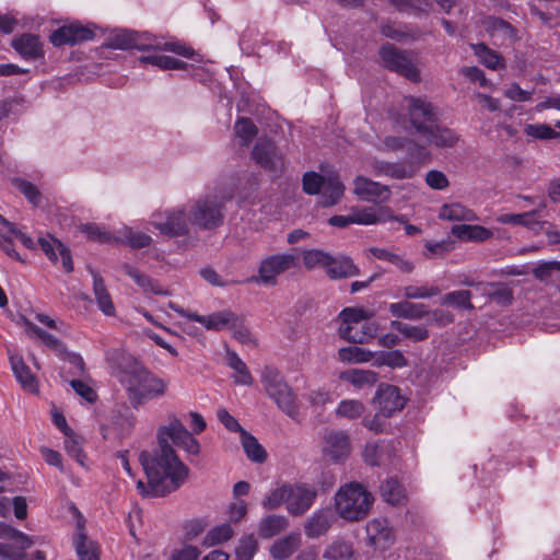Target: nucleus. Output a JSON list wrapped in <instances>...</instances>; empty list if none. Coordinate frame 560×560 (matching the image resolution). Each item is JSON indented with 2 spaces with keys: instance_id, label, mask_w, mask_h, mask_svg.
I'll use <instances>...</instances> for the list:
<instances>
[{
  "instance_id": "nucleus-54",
  "label": "nucleus",
  "mask_w": 560,
  "mask_h": 560,
  "mask_svg": "<svg viewBox=\"0 0 560 560\" xmlns=\"http://www.w3.org/2000/svg\"><path fill=\"white\" fill-rule=\"evenodd\" d=\"M303 264L307 269L323 267L326 271L331 262V255L319 249H307L302 254Z\"/></svg>"
},
{
  "instance_id": "nucleus-12",
  "label": "nucleus",
  "mask_w": 560,
  "mask_h": 560,
  "mask_svg": "<svg viewBox=\"0 0 560 560\" xmlns=\"http://www.w3.org/2000/svg\"><path fill=\"white\" fill-rule=\"evenodd\" d=\"M252 156L258 165L269 172L280 173L285 166L283 154L269 139L260 138L253 148Z\"/></svg>"
},
{
  "instance_id": "nucleus-50",
  "label": "nucleus",
  "mask_w": 560,
  "mask_h": 560,
  "mask_svg": "<svg viewBox=\"0 0 560 560\" xmlns=\"http://www.w3.org/2000/svg\"><path fill=\"white\" fill-rule=\"evenodd\" d=\"M121 270L129 276L144 292L161 293L156 283L147 275L129 264H124Z\"/></svg>"
},
{
  "instance_id": "nucleus-13",
  "label": "nucleus",
  "mask_w": 560,
  "mask_h": 560,
  "mask_svg": "<svg viewBox=\"0 0 560 560\" xmlns=\"http://www.w3.org/2000/svg\"><path fill=\"white\" fill-rule=\"evenodd\" d=\"M317 490L307 485H289L287 510L293 516L306 513L314 504Z\"/></svg>"
},
{
  "instance_id": "nucleus-46",
  "label": "nucleus",
  "mask_w": 560,
  "mask_h": 560,
  "mask_svg": "<svg viewBox=\"0 0 560 560\" xmlns=\"http://www.w3.org/2000/svg\"><path fill=\"white\" fill-rule=\"evenodd\" d=\"M475 55L479 58L480 62L492 70L503 69L505 67L503 58L494 50L487 47L485 44H477L474 46Z\"/></svg>"
},
{
  "instance_id": "nucleus-23",
  "label": "nucleus",
  "mask_w": 560,
  "mask_h": 560,
  "mask_svg": "<svg viewBox=\"0 0 560 560\" xmlns=\"http://www.w3.org/2000/svg\"><path fill=\"white\" fill-rule=\"evenodd\" d=\"M334 521L335 515L329 508L317 510L304 525L305 535L312 539L324 536L332 526Z\"/></svg>"
},
{
  "instance_id": "nucleus-45",
  "label": "nucleus",
  "mask_w": 560,
  "mask_h": 560,
  "mask_svg": "<svg viewBox=\"0 0 560 560\" xmlns=\"http://www.w3.org/2000/svg\"><path fill=\"white\" fill-rule=\"evenodd\" d=\"M288 520L282 515H268L261 520L259 534L264 538H271L288 527Z\"/></svg>"
},
{
  "instance_id": "nucleus-4",
  "label": "nucleus",
  "mask_w": 560,
  "mask_h": 560,
  "mask_svg": "<svg viewBox=\"0 0 560 560\" xmlns=\"http://www.w3.org/2000/svg\"><path fill=\"white\" fill-rule=\"evenodd\" d=\"M373 503V494L362 483L355 481L341 486L334 497L335 511L346 522L365 518Z\"/></svg>"
},
{
  "instance_id": "nucleus-52",
  "label": "nucleus",
  "mask_w": 560,
  "mask_h": 560,
  "mask_svg": "<svg viewBox=\"0 0 560 560\" xmlns=\"http://www.w3.org/2000/svg\"><path fill=\"white\" fill-rule=\"evenodd\" d=\"M441 304L462 307L468 311L475 308L471 303V292L468 290H458L444 294L441 299Z\"/></svg>"
},
{
  "instance_id": "nucleus-34",
  "label": "nucleus",
  "mask_w": 560,
  "mask_h": 560,
  "mask_svg": "<svg viewBox=\"0 0 560 560\" xmlns=\"http://www.w3.org/2000/svg\"><path fill=\"white\" fill-rule=\"evenodd\" d=\"M327 275L331 279L350 278L358 276L360 270L348 256H331V262L327 268Z\"/></svg>"
},
{
  "instance_id": "nucleus-1",
  "label": "nucleus",
  "mask_w": 560,
  "mask_h": 560,
  "mask_svg": "<svg viewBox=\"0 0 560 560\" xmlns=\"http://www.w3.org/2000/svg\"><path fill=\"white\" fill-rule=\"evenodd\" d=\"M168 440L189 455H199L200 443L182 421L171 417L167 424L158 430L159 448L154 454L142 451L139 460L145 471L148 483L138 480L137 489L143 497H164L177 490L188 476V467L178 458Z\"/></svg>"
},
{
  "instance_id": "nucleus-6",
  "label": "nucleus",
  "mask_w": 560,
  "mask_h": 560,
  "mask_svg": "<svg viewBox=\"0 0 560 560\" xmlns=\"http://www.w3.org/2000/svg\"><path fill=\"white\" fill-rule=\"evenodd\" d=\"M261 383L266 394L278 408L291 419L298 420L300 411L298 397L281 373L275 368L266 366L261 372Z\"/></svg>"
},
{
  "instance_id": "nucleus-55",
  "label": "nucleus",
  "mask_w": 560,
  "mask_h": 560,
  "mask_svg": "<svg viewBox=\"0 0 560 560\" xmlns=\"http://www.w3.org/2000/svg\"><path fill=\"white\" fill-rule=\"evenodd\" d=\"M232 536V527L229 524H221L208 532L202 540V546L212 547L229 540Z\"/></svg>"
},
{
  "instance_id": "nucleus-24",
  "label": "nucleus",
  "mask_w": 560,
  "mask_h": 560,
  "mask_svg": "<svg viewBox=\"0 0 560 560\" xmlns=\"http://www.w3.org/2000/svg\"><path fill=\"white\" fill-rule=\"evenodd\" d=\"M39 245L43 252L51 261H57L58 255L61 258V265L66 272L73 271V261L71 257V253L68 247H66L60 241L54 237L49 238H39Z\"/></svg>"
},
{
  "instance_id": "nucleus-17",
  "label": "nucleus",
  "mask_w": 560,
  "mask_h": 560,
  "mask_svg": "<svg viewBox=\"0 0 560 560\" xmlns=\"http://www.w3.org/2000/svg\"><path fill=\"white\" fill-rule=\"evenodd\" d=\"M353 192L361 200L368 202H386L392 195L388 186L364 176H357L353 180Z\"/></svg>"
},
{
  "instance_id": "nucleus-40",
  "label": "nucleus",
  "mask_w": 560,
  "mask_h": 560,
  "mask_svg": "<svg viewBox=\"0 0 560 560\" xmlns=\"http://www.w3.org/2000/svg\"><path fill=\"white\" fill-rule=\"evenodd\" d=\"M93 290L100 310L107 316L114 315L115 307L110 295L104 284L103 279L97 273L93 275Z\"/></svg>"
},
{
  "instance_id": "nucleus-61",
  "label": "nucleus",
  "mask_w": 560,
  "mask_h": 560,
  "mask_svg": "<svg viewBox=\"0 0 560 560\" xmlns=\"http://www.w3.org/2000/svg\"><path fill=\"white\" fill-rule=\"evenodd\" d=\"M405 150L407 151L409 163L412 165L413 163L424 162L430 158V152L427 148L411 138H408Z\"/></svg>"
},
{
  "instance_id": "nucleus-47",
  "label": "nucleus",
  "mask_w": 560,
  "mask_h": 560,
  "mask_svg": "<svg viewBox=\"0 0 560 560\" xmlns=\"http://www.w3.org/2000/svg\"><path fill=\"white\" fill-rule=\"evenodd\" d=\"M373 365L400 369L408 365V361L400 350L381 351L374 354Z\"/></svg>"
},
{
  "instance_id": "nucleus-11",
  "label": "nucleus",
  "mask_w": 560,
  "mask_h": 560,
  "mask_svg": "<svg viewBox=\"0 0 560 560\" xmlns=\"http://www.w3.org/2000/svg\"><path fill=\"white\" fill-rule=\"evenodd\" d=\"M380 56L384 66L410 81L418 82L420 80L419 70L413 65L406 51H401L390 44L381 47Z\"/></svg>"
},
{
  "instance_id": "nucleus-22",
  "label": "nucleus",
  "mask_w": 560,
  "mask_h": 560,
  "mask_svg": "<svg viewBox=\"0 0 560 560\" xmlns=\"http://www.w3.org/2000/svg\"><path fill=\"white\" fill-rule=\"evenodd\" d=\"M192 320L200 323L206 327L208 330H224V329H231L235 328L238 323V316L230 311L224 310L221 312H217L210 315H191Z\"/></svg>"
},
{
  "instance_id": "nucleus-21",
  "label": "nucleus",
  "mask_w": 560,
  "mask_h": 560,
  "mask_svg": "<svg viewBox=\"0 0 560 560\" xmlns=\"http://www.w3.org/2000/svg\"><path fill=\"white\" fill-rule=\"evenodd\" d=\"M5 536L12 541L0 544V557L3 559L23 560L19 551L31 547V539L23 533L12 528H4Z\"/></svg>"
},
{
  "instance_id": "nucleus-37",
  "label": "nucleus",
  "mask_w": 560,
  "mask_h": 560,
  "mask_svg": "<svg viewBox=\"0 0 560 560\" xmlns=\"http://www.w3.org/2000/svg\"><path fill=\"white\" fill-rule=\"evenodd\" d=\"M381 32L384 36L396 42H407L408 39H418L421 35L417 28H411L407 25L387 23L382 25Z\"/></svg>"
},
{
  "instance_id": "nucleus-20",
  "label": "nucleus",
  "mask_w": 560,
  "mask_h": 560,
  "mask_svg": "<svg viewBox=\"0 0 560 560\" xmlns=\"http://www.w3.org/2000/svg\"><path fill=\"white\" fill-rule=\"evenodd\" d=\"M73 511L77 515V534L73 537V545L79 559L98 560L96 547L91 540L88 539L86 534L84 533V517L81 515V513L78 511L75 506H73Z\"/></svg>"
},
{
  "instance_id": "nucleus-38",
  "label": "nucleus",
  "mask_w": 560,
  "mask_h": 560,
  "mask_svg": "<svg viewBox=\"0 0 560 560\" xmlns=\"http://www.w3.org/2000/svg\"><path fill=\"white\" fill-rule=\"evenodd\" d=\"M136 424V417L132 412L126 407L124 410H116L112 417V425L116 431L117 436L125 438L128 436L133 430Z\"/></svg>"
},
{
  "instance_id": "nucleus-33",
  "label": "nucleus",
  "mask_w": 560,
  "mask_h": 560,
  "mask_svg": "<svg viewBox=\"0 0 560 560\" xmlns=\"http://www.w3.org/2000/svg\"><path fill=\"white\" fill-rule=\"evenodd\" d=\"M340 380L361 389L374 386L378 380V374L372 370L350 369L341 372Z\"/></svg>"
},
{
  "instance_id": "nucleus-57",
  "label": "nucleus",
  "mask_w": 560,
  "mask_h": 560,
  "mask_svg": "<svg viewBox=\"0 0 560 560\" xmlns=\"http://www.w3.org/2000/svg\"><path fill=\"white\" fill-rule=\"evenodd\" d=\"M79 229L90 241L93 242L113 243L116 241V237H114L108 231L95 223L81 224Z\"/></svg>"
},
{
  "instance_id": "nucleus-36",
  "label": "nucleus",
  "mask_w": 560,
  "mask_h": 560,
  "mask_svg": "<svg viewBox=\"0 0 560 560\" xmlns=\"http://www.w3.org/2000/svg\"><path fill=\"white\" fill-rule=\"evenodd\" d=\"M354 553L353 544L338 537L325 548L323 558L325 560H352Z\"/></svg>"
},
{
  "instance_id": "nucleus-18",
  "label": "nucleus",
  "mask_w": 560,
  "mask_h": 560,
  "mask_svg": "<svg viewBox=\"0 0 560 560\" xmlns=\"http://www.w3.org/2000/svg\"><path fill=\"white\" fill-rule=\"evenodd\" d=\"M354 224L361 225H373L389 220H396L404 223L405 217H396L393 214L388 207L374 208V207H362L353 208L351 210Z\"/></svg>"
},
{
  "instance_id": "nucleus-14",
  "label": "nucleus",
  "mask_w": 560,
  "mask_h": 560,
  "mask_svg": "<svg viewBox=\"0 0 560 560\" xmlns=\"http://www.w3.org/2000/svg\"><path fill=\"white\" fill-rule=\"evenodd\" d=\"M365 530L368 545L375 549L386 550L395 542L394 529L386 518L369 521Z\"/></svg>"
},
{
  "instance_id": "nucleus-35",
  "label": "nucleus",
  "mask_w": 560,
  "mask_h": 560,
  "mask_svg": "<svg viewBox=\"0 0 560 560\" xmlns=\"http://www.w3.org/2000/svg\"><path fill=\"white\" fill-rule=\"evenodd\" d=\"M389 312L393 316L406 319H420L428 314V310L422 303L400 301L389 305Z\"/></svg>"
},
{
  "instance_id": "nucleus-59",
  "label": "nucleus",
  "mask_w": 560,
  "mask_h": 560,
  "mask_svg": "<svg viewBox=\"0 0 560 560\" xmlns=\"http://www.w3.org/2000/svg\"><path fill=\"white\" fill-rule=\"evenodd\" d=\"M234 130L236 136L242 140L243 145H248L258 132L256 125L249 118L245 117H241L236 120Z\"/></svg>"
},
{
  "instance_id": "nucleus-31",
  "label": "nucleus",
  "mask_w": 560,
  "mask_h": 560,
  "mask_svg": "<svg viewBox=\"0 0 560 560\" xmlns=\"http://www.w3.org/2000/svg\"><path fill=\"white\" fill-rule=\"evenodd\" d=\"M439 218L447 221L474 222L476 212L460 202L444 203L439 210Z\"/></svg>"
},
{
  "instance_id": "nucleus-58",
  "label": "nucleus",
  "mask_w": 560,
  "mask_h": 560,
  "mask_svg": "<svg viewBox=\"0 0 560 560\" xmlns=\"http://www.w3.org/2000/svg\"><path fill=\"white\" fill-rule=\"evenodd\" d=\"M121 241L127 243L133 248H143L151 244V236L142 232L133 231L132 229L125 226L120 231Z\"/></svg>"
},
{
  "instance_id": "nucleus-41",
  "label": "nucleus",
  "mask_w": 560,
  "mask_h": 560,
  "mask_svg": "<svg viewBox=\"0 0 560 560\" xmlns=\"http://www.w3.org/2000/svg\"><path fill=\"white\" fill-rule=\"evenodd\" d=\"M241 443L248 459L255 463H264L267 453L257 439L247 431H242Z\"/></svg>"
},
{
  "instance_id": "nucleus-9",
  "label": "nucleus",
  "mask_w": 560,
  "mask_h": 560,
  "mask_svg": "<svg viewBox=\"0 0 560 560\" xmlns=\"http://www.w3.org/2000/svg\"><path fill=\"white\" fill-rule=\"evenodd\" d=\"M298 266V256L292 253L269 255L260 260L258 273L253 280L267 287H273L277 284L279 276Z\"/></svg>"
},
{
  "instance_id": "nucleus-26",
  "label": "nucleus",
  "mask_w": 560,
  "mask_h": 560,
  "mask_svg": "<svg viewBox=\"0 0 560 560\" xmlns=\"http://www.w3.org/2000/svg\"><path fill=\"white\" fill-rule=\"evenodd\" d=\"M350 453L349 436L343 432H331L325 439L324 454L334 462H341Z\"/></svg>"
},
{
  "instance_id": "nucleus-19",
  "label": "nucleus",
  "mask_w": 560,
  "mask_h": 560,
  "mask_svg": "<svg viewBox=\"0 0 560 560\" xmlns=\"http://www.w3.org/2000/svg\"><path fill=\"white\" fill-rule=\"evenodd\" d=\"M428 144L439 149L454 148L460 139V136L452 128L435 122L420 135Z\"/></svg>"
},
{
  "instance_id": "nucleus-10",
  "label": "nucleus",
  "mask_w": 560,
  "mask_h": 560,
  "mask_svg": "<svg viewBox=\"0 0 560 560\" xmlns=\"http://www.w3.org/2000/svg\"><path fill=\"white\" fill-rule=\"evenodd\" d=\"M406 101L409 121L419 136L438 122V110L427 98L409 96Z\"/></svg>"
},
{
  "instance_id": "nucleus-48",
  "label": "nucleus",
  "mask_w": 560,
  "mask_h": 560,
  "mask_svg": "<svg viewBox=\"0 0 560 560\" xmlns=\"http://www.w3.org/2000/svg\"><path fill=\"white\" fill-rule=\"evenodd\" d=\"M226 361L228 365L236 373L234 376L236 383L252 385L253 376L245 362L235 352L228 351Z\"/></svg>"
},
{
  "instance_id": "nucleus-42",
  "label": "nucleus",
  "mask_w": 560,
  "mask_h": 560,
  "mask_svg": "<svg viewBox=\"0 0 560 560\" xmlns=\"http://www.w3.org/2000/svg\"><path fill=\"white\" fill-rule=\"evenodd\" d=\"M487 31L493 37L513 42L516 39V30L506 21L500 18H489L486 21Z\"/></svg>"
},
{
  "instance_id": "nucleus-25",
  "label": "nucleus",
  "mask_w": 560,
  "mask_h": 560,
  "mask_svg": "<svg viewBox=\"0 0 560 560\" xmlns=\"http://www.w3.org/2000/svg\"><path fill=\"white\" fill-rule=\"evenodd\" d=\"M12 47L26 60H35L44 56L43 45L38 35L22 34L12 40Z\"/></svg>"
},
{
  "instance_id": "nucleus-51",
  "label": "nucleus",
  "mask_w": 560,
  "mask_h": 560,
  "mask_svg": "<svg viewBox=\"0 0 560 560\" xmlns=\"http://www.w3.org/2000/svg\"><path fill=\"white\" fill-rule=\"evenodd\" d=\"M338 358L345 363H364L374 359V353L353 346L341 348L338 352Z\"/></svg>"
},
{
  "instance_id": "nucleus-62",
  "label": "nucleus",
  "mask_w": 560,
  "mask_h": 560,
  "mask_svg": "<svg viewBox=\"0 0 560 560\" xmlns=\"http://www.w3.org/2000/svg\"><path fill=\"white\" fill-rule=\"evenodd\" d=\"M387 451V445L384 443H369L363 453L366 464L371 466L382 465L384 463V454Z\"/></svg>"
},
{
  "instance_id": "nucleus-64",
  "label": "nucleus",
  "mask_w": 560,
  "mask_h": 560,
  "mask_svg": "<svg viewBox=\"0 0 560 560\" xmlns=\"http://www.w3.org/2000/svg\"><path fill=\"white\" fill-rule=\"evenodd\" d=\"M257 550V541L254 535L243 537L235 549L237 560H252Z\"/></svg>"
},
{
  "instance_id": "nucleus-60",
  "label": "nucleus",
  "mask_w": 560,
  "mask_h": 560,
  "mask_svg": "<svg viewBox=\"0 0 560 560\" xmlns=\"http://www.w3.org/2000/svg\"><path fill=\"white\" fill-rule=\"evenodd\" d=\"M417 167L411 163L390 162L387 168V176L394 179H409L417 173Z\"/></svg>"
},
{
  "instance_id": "nucleus-8",
  "label": "nucleus",
  "mask_w": 560,
  "mask_h": 560,
  "mask_svg": "<svg viewBox=\"0 0 560 560\" xmlns=\"http://www.w3.org/2000/svg\"><path fill=\"white\" fill-rule=\"evenodd\" d=\"M151 224L161 234L170 237L187 235L191 225L188 205L153 213Z\"/></svg>"
},
{
  "instance_id": "nucleus-53",
  "label": "nucleus",
  "mask_w": 560,
  "mask_h": 560,
  "mask_svg": "<svg viewBox=\"0 0 560 560\" xmlns=\"http://www.w3.org/2000/svg\"><path fill=\"white\" fill-rule=\"evenodd\" d=\"M365 411V406L358 399H343L339 402L336 415L350 420L359 419Z\"/></svg>"
},
{
  "instance_id": "nucleus-44",
  "label": "nucleus",
  "mask_w": 560,
  "mask_h": 560,
  "mask_svg": "<svg viewBox=\"0 0 560 560\" xmlns=\"http://www.w3.org/2000/svg\"><path fill=\"white\" fill-rule=\"evenodd\" d=\"M381 497L389 504H401L406 498L404 487L396 479H387L380 487Z\"/></svg>"
},
{
  "instance_id": "nucleus-43",
  "label": "nucleus",
  "mask_w": 560,
  "mask_h": 560,
  "mask_svg": "<svg viewBox=\"0 0 560 560\" xmlns=\"http://www.w3.org/2000/svg\"><path fill=\"white\" fill-rule=\"evenodd\" d=\"M300 545L299 535H289L282 539L277 540L271 549L270 553L273 559L284 560L293 555Z\"/></svg>"
},
{
  "instance_id": "nucleus-2",
  "label": "nucleus",
  "mask_w": 560,
  "mask_h": 560,
  "mask_svg": "<svg viewBox=\"0 0 560 560\" xmlns=\"http://www.w3.org/2000/svg\"><path fill=\"white\" fill-rule=\"evenodd\" d=\"M106 361L113 375L126 389L127 398L133 408L148 400L160 398L167 392L168 383L158 377L131 354L114 349L106 353Z\"/></svg>"
},
{
  "instance_id": "nucleus-29",
  "label": "nucleus",
  "mask_w": 560,
  "mask_h": 560,
  "mask_svg": "<svg viewBox=\"0 0 560 560\" xmlns=\"http://www.w3.org/2000/svg\"><path fill=\"white\" fill-rule=\"evenodd\" d=\"M478 289L482 295L500 306L511 305L514 299L512 289L505 283L479 282Z\"/></svg>"
},
{
  "instance_id": "nucleus-49",
  "label": "nucleus",
  "mask_w": 560,
  "mask_h": 560,
  "mask_svg": "<svg viewBox=\"0 0 560 560\" xmlns=\"http://www.w3.org/2000/svg\"><path fill=\"white\" fill-rule=\"evenodd\" d=\"M390 327L415 342L425 340L429 337L428 329L422 325L413 326L399 320H392Z\"/></svg>"
},
{
  "instance_id": "nucleus-15",
  "label": "nucleus",
  "mask_w": 560,
  "mask_h": 560,
  "mask_svg": "<svg viewBox=\"0 0 560 560\" xmlns=\"http://www.w3.org/2000/svg\"><path fill=\"white\" fill-rule=\"evenodd\" d=\"M373 402L377 404L380 412L385 418H388L405 407L406 398L396 386L381 384L376 390Z\"/></svg>"
},
{
  "instance_id": "nucleus-39",
  "label": "nucleus",
  "mask_w": 560,
  "mask_h": 560,
  "mask_svg": "<svg viewBox=\"0 0 560 560\" xmlns=\"http://www.w3.org/2000/svg\"><path fill=\"white\" fill-rule=\"evenodd\" d=\"M139 62L142 65H151L161 70H184L187 63L179 59L165 55H148L141 56Z\"/></svg>"
},
{
  "instance_id": "nucleus-56",
  "label": "nucleus",
  "mask_w": 560,
  "mask_h": 560,
  "mask_svg": "<svg viewBox=\"0 0 560 560\" xmlns=\"http://www.w3.org/2000/svg\"><path fill=\"white\" fill-rule=\"evenodd\" d=\"M288 492L289 485H282L281 487L271 490L261 501L262 508L267 510H276L280 508L283 503L287 505Z\"/></svg>"
},
{
  "instance_id": "nucleus-28",
  "label": "nucleus",
  "mask_w": 560,
  "mask_h": 560,
  "mask_svg": "<svg viewBox=\"0 0 560 560\" xmlns=\"http://www.w3.org/2000/svg\"><path fill=\"white\" fill-rule=\"evenodd\" d=\"M451 234L464 242L482 243L493 236V232L482 225L456 224L451 229Z\"/></svg>"
},
{
  "instance_id": "nucleus-5",
  "label": "nucleus",
  "mask_w": 560,
  "mask_h": 560,
  "mask_svg": "<svg viewBox=\"0 0 560 560\" xmlns=\"http://www.w3.org/2000/svg\"><path fill=\"white\" fill-rule=\"evenodd\" d=\"M230 197L217 194L200 196L188 202L191 225L201 230H214L224 222V206Z\"/></svg>"
},
{
  "instance_id": "nucleus-3",
  "label": "nucleus",
  "mask_w": 560,
  "mask_h": 560,
  "mask_svg": "<svg viewBox=\"0 0 560 560\" xmlns=\"http://www.w3.org/2000/svg\"><path fill=\"white\" fill-rule=\"evenodd\" d=\"M106 46L122 50H165L186 58H192L195 56V50L180 42H163L149 33H139L130 30L116 31L110 37H108Z\"/></svg>"
},
{
  "instance_id": "nucleus-16",
  "label": "nucleus",
  "mask_w": 560,
  "mask_h": 560,
  "mask_svg": "<svg viewBox=\"0 0 560 560\" xmlns=\"http://www.w3.org/2000/svg\"><path fill=\"white\" fill-rule=\"evenodd\" d=\"M93 37L94 33L92 30L81 24L72 23L54 31L49 39L54 46L60 47L65 45L74 46L91 40Z\"/></svg>"
},
{
  "instance_id": "nucleus-27",
  "label": "nucleus",
  "mask_w": 560,
  "mask_h": 560,
  "mask_svg": "<svg viewBox=\"0 0 560 560\" xmlns=\"http://www.w3.org/2000/svg\"><path fill=\"white\" fill-rule=\"evenodd\" d=\"M9 359L13 374L23 389L30 393H36L38 382L30 368L25 364L23 358L16 353H10Z\"/></svg>"
},
{
  "instance_id": "nucleus-7",
  "label": "nucleus",
  "mask_w": 560,
  "mask_h": 560,
  "mask_svg": "<svg viewBox=\"0 0 560 560\" xmlns=\"http://www.w3.org/2000/svg\"><path fill=\"white\" fill-rule=\"evenodd\" d=\"M339 317L342 320L339 335L350 342L365 343L377 334L378 325L371 319V314L363 308H345Z\"/></svg>"
},
{
  "instance_id": "nucleus-30",
  "label": "nucleus",
  "mask_w": 560,
  "mask_h": 560,
  "mask_svg": "<svg viewBox=\"0 0 560 560\" xmlns=\"http://www.w3.org/2000/svg\"><path fill=\"white\" fill-rule=\"evenodd\" d=\"M545 208H546V202L541 201L538 205V208L535 210L527 211L524 213H516V214H513V213L500 214L497 218V221L501 224H517V225H523V226L532 229V230H536V229L540 228V223L536 217L539 213V211Z\"/></svg>"
},
{
  "instance_id": "nucleus-32",
  "label": "nucleus",
  "mask_w": 560,
  "mask_h": 560,
  "mask_svg": "<svg viewBox=\"0 0 560 560\" xmlns=\"http://www.w3.org/2000/svg\"><path fill=\"white\" fill-rule=\"evenodd\" d=\"M345 192V186L339 176L331 174L327 176L320 192L319 203L324 207H331L340 201Z\"/></svg>"
},
{
  "instance_id": "nucleus-63",
  "label": "nucleus",
  "mask_w": 560,
  "mask_h": 560,
  "mask_svg": "<svg viewBox=\"0 0 560 560\" xmlns=\"http://www.w3.org/2000/svg\"><path fill=\"white\" fill-rule=\"evenodd\" d=\"M13 183L32 205L38 206L40 203L42 194L34 184L22 178H15Z\"/></svg>"
}]
</instances>
